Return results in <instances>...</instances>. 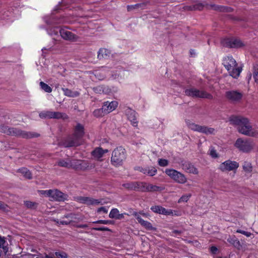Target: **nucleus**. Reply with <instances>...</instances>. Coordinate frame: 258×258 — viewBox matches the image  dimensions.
Segmentation results:
<instances>
[{
    "label": "nucleus",
    "instance_id": "680f3d73",
    "mask_svg": "<svg viewBox=\"0 0 258 258\" xmlns=\"http://www.w3.org/2000/svg\"><path fill=\"white\" fill-rule=\"evenodd\" d=\"M244 235L246 237H249L251 236V233L247 231H245Z\"/></svg>",
    "mask_w": 258,
    "mask_h": 258
},
{
    "label": "nucleus",
    "instance_id": "79ce46f5",
    "mask_svg": "<svg viewBox=\"0 0 258 258\" xmlns=\"http://www.w3.org/2000/svg\"><path fill=\"white\" fill-rule=\"evenodd\" d=\"M162 206H154L151 208V210L154 213L160 214Z\"/></svg>",
    "mask_w": 258,
    "mask_h": 258
},
{
    "label": "nucleus",
    "instance_id": "5fc2aeb1",
    "mask_svg": "<svg viewBox=\"0 0 258 258\" xmlns=\"http://www.w3.org/2000/svg\"><path fill=\"white\" fill-rule=\"evenodd\" d=\"M101 212H102L104 213H107L108 212V209L106 207H102L98 208L97 210V212L100 213Z\"/></svg>",
    "mask_w": 258,
    "mask_h": 258
},
{
    "label": "nucleus",
    "instance_id": "dca6fc26",
    "mask_svg": "<svg viewBox=\"0 0 258 258\" xmlns=\"http://www.w3.org/2000/svg\"><path fill=\"white\" fill-rule=\"evenodd\" d=\"M49 198L51 200L63 201L67 199V195L57 189H51Z\"/></svg>",
    "mask_w": 258,
    "mask_h": 258
},
{
    "label": "nucleus",
    "instance_id": "6ab92c4d",
    "mask_svg": "<svg viewBox=\"0 0 258 258\" xmlns=\"http://www.w3.org/2000/svg\"><path fill=\"white\" fill-rule=\"evenodd\" d=\"M80 202L88 205H98L102 204V200L94 199L91 198L83 197L80 199Z\"/></svg>",
    "mask_w": 258,
    "mask_h": 258
},
{
    "label": "nucleus",
    "instance_id": "f8f14e48",
    "mask_svg": "<svg viewBox=\"0 0 258 258\" xmlns=\"http://www.w3.org/2000/svg\"><path fill=\"white\" fill-rule=\"evenodd\" d=\"M59 33L61 37L66 40L76 41L78 39V37L77 35L66 28L60 29Z\"/></svg>",
    "mask_w": 258,
    "mask_h": 258
},
{
    "label": "nucleus",
    "instance_id": "603ef678",
    "mask_svg": "<svg viewBox=\"0 0 258 258\" xmlns=\"http://www.w3.org/2000/svg\"><path fill=\"white\" fill-rule=\"evenodd\" d=\"M210 155L213 158L218 157V154L216 152V151L214 150L213 148L210 149Z\"/></svg>",
    "mask_w": 258,
    "mask_h": 258
},
{
    "label": "nucleus",
    "instance_id": "f257e3e1",
    "mask_svg": "<svg viewBox=\"0 0 258 258\" xmlns=\"http://www.w3.org/2000/svg\"><path fill=\"white\" fill-rule=\"evenodd\" d=\"M229 121L230 124L237 126L239 133L249 137H258V127L251 126L247 118L232 116Z\"/></svg>",
    "mask_w": 258,
    "mask_h": 258
},
{
    "label": "nucleus",
    "instance_id": "3c124183",
    "mask_svg": "<svg viewBox=\"0 0 258 258\" xmlns=\"http://www.w3.org/2000/svg\"><path fill=\"white\" fill-rule=\"evenodd\" d=\"M0 209L4 211H8V207L7 205L0 202Z\"/></svg>",
    "mask_w": 258,
    "mask_h": 258
},
{
    "label": "nucleus",
    "instance_id": "cd10ccee",
    "mask_svg": "<svg viewBox=\"0 0 258 258\" xmlns=\"http://www.w3.org/2000/svg\"><path fill=\"white\" fill-rule=\"evenodd\" d=\"M18 171L26 178L31 179L32 178L31 173L26 168H20L18 170Z\"/></svg>",
    "mask_w": 258,
    "mask_h": 258
},
{
    "label": "nucleus",
    "instance_id": "4be33fe9",
    "mask_svg": "<svg viewBox=\"0 0 258 258\" xmlns=\"http://www.w3.org/2000/svg\"><path fill=\"white\" fill-rule=\"evenodd\" d=\"M111 54L110 51L107 49L102 48H100L98 52V58L99 59L103 58H107Z\"/></svg>",
    "mask_w": 258,
    "mask_h": 258
},
{
    "label": "nucleus",
    "instance_id": "2eb2a0df",
    "mask_svg": "<svg viewBox=\"0 0 258 258\" xmlns=\"http://www.w3.org/2000/svg\"><path fill=\"white\" fill-rule=\"evenodd\" d=\"M118 102L116 101L111 102L106 101L104 102L102 106V109L104 111V113L108 114L114 110L117 107Z\"/></svg>",
    "mask_w": 258,
    "mask_h": 258
},
{
    "label": "nucleus",
    "instance_id": "39448f33",
    "mask_svg": "<svg viewBox=\"0 0 258 258\" xmlns=\"http://www.w3.org/2000/svg\"><path fill=\"white\" fill-rule=\"evenodd\" d=\"M125 158V150L120 147L116 148L112 152L111 161L114 165L118 166L122 164Z\"/></svg>",
    "mask_w": 258,
    "mask_h": 258
},
{
    "label": "nucleus",
    "instance_id": "a878e982",
    "mask_svg": "<svg viewBox=\"0 0 258 258\" xmlns=\"http://www.w3.org/2000/svg\"><path fill=\"white\" fill-rule=\"evenodd\" d=\"M0 248H2L5 253L9 251L8 243L4 237L0 236Z\"/></svg>",
    "mask_w": 258,
    "mask_h": 258
},
{
    "label": "nucleus",
    "instance_id": "a18cd8bd",
    "mask_svg": "<svg viewBox=\"0 0 258 258\" xmlns=\"http://www.w3.org/2000/svg\"><path fill=\"white\" fill-rule=\"evenodd\" d=\"M51 192V189L46 190H42L39 191V192L41 195H44L45 197H49V198L50 197Z\"/></svg>",
    "mask_w": 258,
    "mask_h": 258
},
{
    "label": "nucleus",
    "instance_id": "72a5a7b5",
    "mask_svg": "<svg viewBox=\"0 0 258 258\" xmlns=\"http://www.w3.org/2000/svg\"><path fill=\"white\" fill-rule=\"evenodd\" d=\"M40 86L43 90L47 93H50L52 92L51 88L43 82H40Z\"/></svg>",
    "mask_w": 258,
    "mask_h": 258
},
{
    "label": "nucleus",
    "instance_id": "e433bc0d",
    "mask_svg": "<svg viewBox=\"0 0 258 258\" xmlns=\"http://www.w3.org/2000/svg\"><path fill=\"white\" fill-rule=\"evenodd\" d=\"M57 165L61 167H66V168H70V161L69 162L63 160H59L57 162Z\"/></svg>",
    "mask_w": 258,
    "mask_h": 258
},
{
    "label": "nucleus",
    "instance_id": "864d4df0",
    "mask_svg": "<svg viewBox=\"0 0 258 258\" xmlns=\"http://www.w3.org/2000/svg\"><path fill=\"white\" fill-rule=\"evenodd\" d=\"M123 185L124 187H125L126 188L133 189V185H134L133 182L126 183L124 184Z\"/></svg>",
    "mask_w": 258,
    "mask_h": 258
},
{
    "label": "nucleus",
    "instance_id": "2f4dec72",
    "mask_svg": "<svg viewBox=\"0 0 258 258\" xmlns=\"http://www.w3.org/2000/svg\"><path fill=\"white\" fill-rule=\"evenodd\" d=\"M243 170L247 173H250L252 171V167L251 163L248 161H244L242 165Z\"/></svg>",
    "mask_w": 258,
    "mask_h": 258
},
{
    "label": "nucleus",
    "instance_id": "f03ea898",
    "mask_svg": "<svg viewBox=\"0 0 258 258\" xmlns=\"http://www.w3.org/2000/svg\"><path fill=\"white\" fill-rule=\"evenodd\" d=\"M222 63L233 78H236L239 76L242 69L238 66L236 61L232 56L224 57Z\"/></svg>",
    "mask_w": 258,
    "mask_h": 258
},
{
    "label": "nucleus",
    "instance_id": "c9c22d12",
    "mask_svg": "<svg viewBox=\"0 0 258 258\" xmlns=\"http://www.w3.org/2000/svg\"><path fill=\"white\" fill-rule=\"evenodd\" d=\"M160 214H162L164 215H173V211L171 209H166L163 207H162L161 209Z\"/></svg>",
    "mask_w": 258,
    "mask_h": 258
},
{
    "label": "nucleus",
    "instance_id": "bb28decb",
    "mask_svg": "<svg viewBox=\"0 0 258 258\" xmlns=\"http://www.w3.org/2000/svg\"><path fill=\"white\" fill-rule=\"evenodd\" d=\"M51 116L53 119H66L67 118V115L65 113L55 111H52Z\"/></svg>",
    "mask_w": 258,
    "mask_h": 258
},
{
    "label": "nucleus",
    "instance_id": "bf43d9fd",
    "mask_svg": "<svg viewBox=\"0 0 258 258\" xmlns=\"http://www.w3.org/2000/svg\"><path fill=\"white\" fill-rule=\"evenodd\" d=\"M124 215H126V213L119 214V213L116 219H121L123 218Z\"/></svg>",
    "mask_w": 258,
    "mask_h": 258
},
{
    "label": "nucleus",
    "instance_id": "6e6552de",
    "mask_svg": "<svg viewBox=\"0 0 258 258\" xmlns=\"http://www.w3.org/2000/svg\"><path fill=\"white\" fill-rule=\"evenodd\" d=\"M65 218H70L69 221H65L64 220H58V219H54V221L56 223L57 225H68L74 223H78L84 220V217L82 216H79L74 213H70L64 216Z\"/></svg>",
    "mask_w": 258,
    "mask_h": 258
},
{
    "label": "nucleus",
    "instance_id": "aec40b11",
    "mask_svg": "<svg viewBox=\"0 0 258 258\" xmlns=\"http://www.w3.org/2000/svg\"><path fill=\"white\" fill-rule=\"evenodd\" d=\"M182 168L185 171L189 173L198 174L199 173L198 169L192 164L188 162L182 164Z\"/></svg>",
    "mask_w": 258,
    "mask_h": 258
},
{
    "label": "nucleus",
    "instance_id": "7ed1b4c3",
    "mask_svg": "<svg viewBox=\"0 0 258 258\" xmlns=\"http://www.w3.org/2000/svg\"><path fill=\"white\" fill-rule=\"evenodd\" d=\"M84 134V127L79 123L75 128L74 133L72 138H68L64 143L65 147H71L79 145V140L82 138Z\"/></svg>",
    "mask_w": 258,
    "mask_h": 258
},
{
    "label": "nucleus",
    "instance_id": "1a4fd4ad",
    "mask_svg": "<svg viewBox=\"0 0 258 258\" xmlns=\"http://www.w3.org/2000/svg\"><path fill=\"white\" fill-rule=\"evenodd\" d=\"M186 95L193 97L212 99V96L209 93L203 91H200L195 88L186 89L185 91Z\"/></svg>",
    "mask_w": 258,
    "mask_h": 258
},
{
    "label": "nucleus",
    "instance_id": "0eeeda50",
    "mask_svg": "<svg viewBox=\"0 0 258 258\" xmlns=\"http://www.w3.org/2000/svg\"><path fill=\"white\" fill-rule=\"evenodd\" d=\"M187 125L190 130L207 135L214 134L215 132V129L213 128L208 127L205 125H200L193 122H187Z\"/></svg>",
    "mask_w": 258,
    "mask_h": 258
},
{
    "label": "nucleus",
    "instance_id": "473e14b6",
    "mask_svg": "<svg viewBox=\"0 0 258 258\" xmlns=\"http://www.w3.org/2000/svg\"><path fill=\"white\" fill-rule=\"evenodd\" d=\"M191 197V194H186L182 195L178 200V203H186Z\"/></svg>",
    "mask_w": 258,
    "mask_h": 258
},
{
    "label": "nucleus",
    "instance_id": "f704fd0d",
    "mask_svg": "<svg viewBox=\"0 0 258 258\" xmlns=\"http://www.w3.org/2000/svg\"><path fill=\"white\" fill-rule=\"evenodd\" d=\"M119 212L117 209H116V208L112 209L111 210V211L110 212V213L109 214V218H114V219H116Z\"/></svg>",
    "mask_w": 258,
    "mask_h": 258
},
{
    "label": "nucleus",
    "instance_id": "5701e85b",
    "mask_svg": "<svg viewBox=\"0 0 258 258\" xmlns=\"http://www.w3.org/2000/svg\"><path fill=\"white\" fill-rule=\"evenodd\" d=\"M139 170L144 174H148L149 176H153L157 173V169L153 167L145 168H139Z\"/></svg>",
    "mask_w": 258,
    "mask_h": 258
},
{
    "label": "nucleus",
    "instance_id": "9d476101",
    "mask_svg": "<svg viewBox=\"0 0 258 258\" xmlns=\"http://www.w3.org/2000/svg\"><path fill=\"white\" fill-rule=\"evenodd\" d=\"M239 167V163L234 161L227 160L220 164L219 169L222 172L234 171Z\"/></svg>",
    "mask_w": 258,
    "mask_h": 258
},
{
    "label": "nucleus",
    "instance_id": "de8ad7c7",
    "mask_svg": "<svg viewBox=\"0 0 258 258\" xmlns=\"http://www.w3.org/2000/svg\"><path fill=\"white\" fill-rule=\"evenodd\" d=\"M142 184V182H133V189L134 190H140V189H141V184Z\"/></svg>",
    "mask_w": 258,
    "mask_h": 258
},
{
    "label": "nucleus",
    "instance_id": "4c0bfd02",
    "mask_svg": "<svg viewBox=\"0 0 258 258\" xmlns=\"http://www.w3.org/2000/svg\"><path fill=\"white\" fill-rule=\"evenodd\" d=\"M55 255L57 258H68L67 254L63 251H56L54 254H52L51 255Z\"/></svg>",
    "mask_w": 258,
    "mask_h": 258
},
{
    "label": "nucleus",
    "instance_id": "ddd939ff",
    "mask_svg": "<svg viewBox=\"0 0 258 258\" xmlns=\"http://www.w3.org/2000/svg\"><path fill=\"white\" fill-rule=\"evenodd\" d=\"M223 44L224 46L229 47L238 48L243 46L242 42L237 39H226L223 40Z\"/></svg>",
    "mask_w": 258,
    "mask_h": 258
},
{
    "label": "nucleus",
    "instance_id": "052dcab7",
    "mask_svg": "<svg viewBox=\"0 0 258 258\" xmlns=\"http://www.w3.org/2000/svg\"><path fill=\"white\" fill-rule=\"evenodd\" d=\"M88 227L87 224H81L77 226V227L81 228H85Z\"/></svg>",
    "mask_w": 258,
    "mask_h": 258
},
{
    "label": "nucleus",
    "instance_id": "ea45409f",
    "mask_svg": "<svg viewBox=\"0 0 258 258\" xmlns=\"http://www.w3.org/2000/svg\"><path fill=\"white\" fill-rule=\"evenodd\" d=\"M93 223H98V224H113L114 222L111 220H100L96 221H94Z\"/></svg>",
    "mask_w": 258,
    "mask_h": 258
},
{
    "label": "nucleus",
    "instance_id": "338daca9",
    "mask_svg": "<svg viewBox=\"0 0 258 258\" xmlns=\"http://www.w3.org/2000/svg\"><path fill=\"white\" fill-rule=\"evenodd\" d=\"M101 88H102V87H98L96 88V90L99 89V92H100L101 91Z\"/></svg>",
    "mask_w": 258,
    "mask_h": 258
},
{
    "label": "nucleus",
    "instance_id": "0e129e2a",
    "mask_svg": "<svg viewBox=\"0 0 258 258\" xmlns=\"http://www.w3.org/2000/svg\"><path fill=\"white\" fill-rule=\"evenodd\" d=\"M61 220H64L65 221H69L70 220V218H65L64 217L62 218Z\"/></svg>",
    "mask_w": 258,
    "mask_h": 258
},
{
    "label": "nucleus",
    "instance_id": "8fccbe9b",
    "mask_svg": "<svg viewBox=\"0 0 258 258\" xmlns=\"http://www.w3.org/2000/svg\"><path fill=\"white\" fill-rule=\"evenodd\" d=\"M204 5L202 4V3H199L197 5H196L195 6H194V7L191 9H190V10H201L203 9V8L204 7Z\"/></svg>",
    "mask_w": 258,
    "mask_h": 258
},
{
    "label": "nucleus",
    "instance_id": "20e7f679",
    "mask_svg": "<svg viewBox=\"0 0 258 258\" xmlns=\"http://www.w3.org/2000/svg\"><path fill=\"white\" fill-rule=\"evenodd\" d=\"M254 146L252 141L249 139H243L238 138L236 141L234 146L239 151L244 153L251 152Z\"/></svg>",
    "mask_w": 258,
    "mask_h": 258
},
{
    "label": "nucleus",
    "instance_id": "a19ab883",
    "mask_svg": "<svg viewBox=\"0 0 258 258\" xmlns=\"http://www.w3.org/2000/svg\"><path fill=\"white\" fill-rule=\"evenodd\" d=\"M227 241L229 243L235 244V243L239 244V242L237 238L234 236H230L227 239Z\"/></svg>",
    "mask_w": 258,
    "mask_h": 258
},
{
    "label": "nucleus",
    "instance_id": "4d7b16f0",
    "mask_svg": "<svg viewBox=\"0 0 258 258\" xmlns=\"http://www.w3.org/2000/svg\"><path fill=\"white\" fill-rule=\"evenodd\" d=\"M181 231L177 230H174L172 231V235L176 236L181 234Z\"/></svg>",
    "mask_w": 258,
    "mask_h": 258
},
{
    "label": "nucleus",
    "instance_id": "e2e57ef3",
    "mask_svg": "<svg viewBox=\"0 0 258 258\" xmlns=\"http://www.w3.org/2000/svg\"><path fill=\"white\" fill-rule=\"evenodd\" d=\"M236 232L239 233H241V234H242L244 235L245 231H243V230H240V229H238V230H237Z\"/></svg>",
    "mask_w": 258,
    "mask_h": 258
},
{
    "label": "nucleus",
    "instance_id": "c03bdc74",
    "mask_svg": "<svg viewBox=\"0 0 258 258\" xmlns=\"http://www.w3.org/2000/svg\"><path fill=\"white\" fill-rule=\"evenodd\" d=\"M25 205L29 208H32L35 207L36 204L31 201H25L24 202Z\"/></svg>",
    "mask_w": 258,
    "mask_h": 258
},
{
    "label": "nucleus",
    "instance_id": "774afa93",
    "mask_svg": "<svg viewBox=\"0 0 258 258\" xmlns=\"http://www.w3.org/2000/svg\"><path fill=\"white\" fill-rule=\"evenodd\" d=\"M48 49H46V48L44 47L42 49V51H43V52H44V50H47Z\"/></svg>",
    "mask_w": 258,
    "mask_h": 258
},
{
    "label": "nucleus",
    "instance_id": "423d86ee",
    "mask_svg": "<svg viewBox=\"0 0 258 258\" xmlns=\"http://www.w3.org/2000/svg\"><path fill=\"white\" fill-rule=\"evenodd\" d=\"M0 132L8 135L20 136L24 138L31 137L27 132L22 131L16 128L9 127L8 126L4 125L0 126Z\"/></svg>",
    "mask_w": 258,
    "mask_h": 258
},
{
    "label": "nucleus",
    "instance_id": "37998d69",
    "mask_svg": "<svg viewBox=\"0 0 258 258\" xmlns=\"http://www.w3.org/2000/svg\"><path fill=\"white\" fill-rule=\"evenodd\" d=\"M158 164L160 166L165 167L168 165V160L164 159H160L158 160Z\"/></svg>",
    "mask_w": 258,
    "mask_h": 258
},
{
    "label": "nucleus",
    "instance_id": "7c9ffc66",
    "mask_svg": "<svg viewBox=\"0 0 258 258\" xmlns=\"http://www.w3.org/2000/svg\"><path fill=\"white\" fill-rule=\"evenodd\" d=\"M178 172L179 171H177V170L172 169H166L165 171V173L173 180L175 178L177 175V173H178Z\"/></svg>",
    "mask_w": 258,
    "mask_h": 258
},
{
    "label": "nucleus",
    "instance_id": "c85d7f7f",
    "mask_svg": "<svg viewBox=\"0 0 258 258\" xmlns=\"http://www.w3.org/2000/svg\"><path fill=\"white\" fill-rule=\"evenodd\" d=\"M64 94L68 97H74L79 95V93L77 92H73L71 90L67 88H62Z\"/></svg>",
    "mask_w": 258,
    "mask_h": 258
},
{
    "label": "nucleus",
    "instance_id": "69168bd1",
    "mask_svg": "<svg viewBox=\"0 0 258 258\" xmlns=\"http://www.w3.org/2000/svg\"><path fill=\"white\" fill-rule=\"evenodd\" d=\"M138 214H139L140 216V215H142L143 216H146V214L145 213H139Z\"/></svg>",
    "mask_w": 258,
    "mask_h": 258
},
{
    "label": "nucleus",
    "instance_id": "412c9836",
    "mask_svg": "<svg viewBox=\"0 0 258 258\" xmlns=\"http://www.w3.org/2000/svg\"><path fill=\"white\" fill-rule=\"evenodd\" d=\"M108 150H103L101 148H96L94 151L92 152V156L96 159H100L105 153L108 152Z\"/></svg>",
    "mask_w": 258,
    "mask_h": 258
},
{
    "label": "nucleus",
    "instance_id": "c756f323",
    "mask_svg": "<svg viewBox=\"0 0 258 258\" xmlns=\"http://www.w3.org/2000/svg\"><path fill=\"white\" fill-rule=\"evenodd\" d=\"M52 111L50 110H44L40 112L39 116L41 118H48L51 119Z\"/></svg>",
    "mask_w": 258,
    "mask_h": 258
},
{
    "label": "nucleus",
    "instance_id": "13d9d810",
    "mask_svg": "<svg viewBox=\"0 0 258 258\" xmlns=\"http://www.w3.org/2000/svg\"><path fill=\"white\" fill-rule=\"evenodd\" d=\"M217 250H218V249L215 246H212L210 248V251L213 254H215L217 252Z\"/></svg>",
    "mask_w": 258,
    "mask_h": 258
},
{
    "label": "nucleus",
    "instance_id": "f3484780",
    "mask_svg": "<svg viewBox=\"0 0 258 258\" xmlns=\"http://www.w3.org/2000/svg\"><path fill=\"white\" fill-rule=\"evenodd\" d=\"M133 215L136 218L138 222L146 229L148 230H153L154 229L151 223L142 219L138 213L134 212Z\"/></svg>",
    "mask_w": 258,
    "mask_h": 258
},
{
    "label": "nucleus",
    "instance_id": "49530a36",
    "mask_svg": "<svg viewBox=\"0 0 258 258\" xmlns=\"http://www.w3.org/2000/svg\"><path fill=\"white\" fill-rule=\"evenodd\" d=\"M141 188L140 191L143 192H147V188H148V183L146 182H142Z\"/></svg>",
    "mask_w": 258,
    "mask_h": 258
},
{
    "label": "nucleus",
    "instance_id": "09e8293b",
    "mask_svg": "<svg viewBox=\"0 0 258 258\" xmlns=\"http://www.w3.org/2000/svg\"><path fill=\"white\" fill-rule=\"evenodd\" d=\"M93 230H96V231H110V229H109L107 227H94L92 228Z\"/></svg>",
    "mask_w": 258,
    "mask_h": 258
},
{
    "label": "nucleus",
    "instance_id": "b1692460",
    "mask_svg": "<svg viewBox=\"0 0 258 258\" xmlns=\"http://www.w3.org/2000/svg\"><path fill=\"white\" fill-rule=\"evenodd\" d=\"M173 180L178 183L183 184L186 182L187 179L183 174L178 172Z\"/></svg>",
    "mask_w": 258,
    "mask_h": 258
},
{
    "label": "nucleus",
    "instance_id": "58836bf2",
    "mask_svg": "<svg viewBox=\"0 0 258 258\" xmlns=\"http://www.w3.org/2000/svg\"><path fill=\"white\" fill-rule=\"evenodd\" d=\"M93 114L95 116L100 117L103 116L105 113L102 107L101 108L95 110L93 112Z\"/></svg>",
    "mask_w": 258,
    "mask_h": 258
},
{
    "label": "nucleus",
    "instance_id": "9b49d317",
    "mask_svg": "<svg viewBox=\"0 0 258 258\" xmlns=\"http://www.w3.org/2000/svg\"><path fill=\"white\" fill-rule=\"evenodd\" d=\"M242 97L243 94L236 90L228 91L225 93L226 99L232 103H236L240 102Z\"/></svg>",
    "mask_w": 258,
    "mask_h": 258
},
{
    "label": "nucleus",
    "instance_id": "4468645a",
    "mask_svg": "<svg viewBox=\"0 0 258 258\" xmlns=\"http://www.w3.org/2000/svg\"><path fill=\"white\" fill-rule=\"evenodd\" d=\"M124 112L127 119L131 121L132 125L134 126H137L138 125V121L136 112L134 110L126 107L125 108Z\"/></svg>",
    "mask_w": 258,
    "mask_h": 258
},
{
    "label": "nucleus",
    "instance_id": "393cba45",
    "mask_svg": "<svg viewBox=\"0 0 258 258\" xmlns=\"http://www.w3.org/2000/svg\"><path fill=\"white\" fill-rule=\"evenodd\" d=\"M164 188L162 186L153 185L148 183V188H147V192H154L159 191L163 190Z\"/></svg>",
    "mask_w": 258,
    "mask_h": 258
},
{
    "label": "nucleus",
    "instance_id": "6e6d98bb",
    "mask_svg": "<svg viewBox=\"0 0 258 258\" xmlns=\"http://www.w3.org/2000/svg\"><path fill=\"white\" fill-rule=\"evenodd\" d=\"M253 78L255 82L258 84V69L255 70L253 73Z\"/></svg>",
    "mask_w": 258,
    "mask_h": 258
},
{
    "label": "nucleus",
    "instance_id": "a211bd4d",
    "mask_svg": "<svg viewBox=\"0 0 258 258\" xmlns=\"http://www.w3.org/2000/svg\"><path fill=\"white\" fill-rule=\"evenodd\" d=\"M70 168L76 169H84L87 168L85 166L86 165V162L85 161L74 160L70 161Z\"/></svg>",
    "mask_w": 258,
    "mask_h": 258
}]
</instances>
